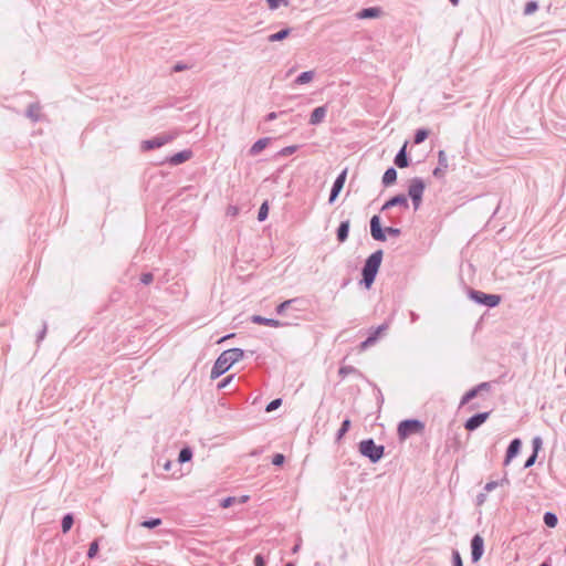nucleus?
Listing matches in <instances>:
<instances>
[{
	"instance_id": "obj_1",
	"label": "nucleus",
	"mask_w": 566,
	"mask_h": 566,
	"mask_svg": "<svg viewBox=\"0 0 566 566\" xmlns=\"http://www.w3.org/2000/svg\"><path fill=\"white\" fill-rule=\"evenodd\" d=\"M244 357V350L241 348H230L223 350L219 357L216 359L211 373L210 378L217 379L226 371H228L232 365L238 363Z\"/></svg>"
},
{
	"instance_id": "obj_2",
	"label": "nucleus",
	"mask_w": 566,
	"mask_h": 566,
	"mask_svg": "<svg viewBox=\"0 0 566 566\" xmlns=\"http://www.w3.org/2000/svg\"><path fill=\"white\" fill-rule=\"evenodd\" d=\"M382 256L384 252L379 249L373 252L365 260V263L361 268V280L359 281V284L363 285L366 290H369L374 284L382 262Z\"/></svg>"
},
{
	"instance_id": "obj_3",
	"label": "nucleus",
	"mask_w": 566,
	"mask_h": 566,
	"mask_svg": "<svg viewBox=\"0 0 566 566\" xmlns=\"http://www.w3.org/2000/svg\"><path fill=\"white\" fill-rule=\"evenodd\" d=\"M358 451L371 463H378L385 455V447L377 444L373 438L361 440L358 443Z\"/></svg>"
},
{
	"instance_id": "obj_4",
	"label": "nucleus",
	"mask_w": 566,
	"mask_h": 566,
	"mask_svg": "<svg viewBox=\"0 0 566 566\" xmlns=\"http://www.w3.org/2000/svg\"><path fill=\"white\" fill-rule=\"evenodd\" d=\"M370 234L375 241L385 242L387 240V234L391 237H399L401 234V230L395 227H386L382 228L381 219L378 214L371 217L370 221Z\"/></svg>"
},
{
	"instance_id": "obj_5",
	"label": "nucleus",
	"mask_w": 566,
	"mask_h": 566,
	"mask_svg": "<svg viewBox=\"0 0 566 566\" xmlns=\"http://www.w3.org/2000/svg\"><path fill=\"white\" fill-rule=\"evenodd\" d=\"M424 422L419 419H405L399 422L397 434L399 440H406L412 434H420L424 430Z\"/></svg>"
},
{
	"instance_id": "obj_6",
	"label": "nucleus",
	"mask_w": 566,
	"mask_h": 566,
	"mask_svg": "<svg viewBox=\"0 0 566 566\" xmlns=\"http://www.w3.org/2000/svg\"><path fill=\"white\" fill-rule=\"evenodd\" d=\"M426 184L422 178L413 177L409 181L408 196L411 199L415 211H417L422 202Z\"/></svg>"
},
{
	"instance_id": "obj_7",
	"label": "nucleus",
	"mask_w": 566,
	"mask_h": 566,
	"mask_svg": "<svg viewBox=\"0 0 566 566\" xmlns=\"http://www.w3.org/2000/svg\"><path fill=\"white\" fill-rule=\"evenodd\" d=\"M469 297L475 302L476 304L484 305L486 307L493 308L501 303V296L497 294H488L482 291L469 290Z\"/></svg>"
},
{
	"instance_id": "obj_8",
	"label": "nucleus",
	"mask_w": 566,
	"mask_h": 566,
	"mask_svg": "<svg viewBox=\"0 0 566 566\" xmlns=\"http://www.w3.org/2000/svg\"><path fill=\"white\" fill-rule=\"evenodd\" d=\"M176 135L172 134H161L157 135L150 139L144 140L142 143V149L144 151L153 150L155 148H159L175 139Z\"/></svg>"
},
{
	"instance_id": "obj_9",
	"label": "nucleus",
	"mask_w": 566,
	"mask_h": 566,
	"mask_svg": "<svg viewBox=\"0 0 566 566\" xmlns=\"http://www.w3.org/2000/svg\"><path fill=\"white\" fill-rule=\"evenodd\" d=\"M471 560L478 563L484 554V538L480 534H475L471 538Z\"/></svg>"
},
{
	"instance_id": "obj_10",
	"label": "nucleus",
	"mask_w": 566,
	"mask_h": 566,
	"mask_svg": "<svg viewBox=\"0 0 566 566\" xmlns=\"http://www.w3.org/2000/svg\"><path fill=\"white\" fill-rule=\"evenodd\" d=\"M346 177H347V168H345L336 177V179L333 182V186H332V189H331V192H329V198H328V203L329 205L334 203L335 200L337 199V197L339 196L340 191L344 188V185H345V181H346Z\"/></svg>"
},
{
	"instance_id": "obj_11",
	"label": "nucleus",
	"mask_w": 566,
	"mask_h": 566,
	"mask_svg": "<svg viewBox=\"0 0 566 566\" xmlns=\"http://www.w3.org/2000/svg\"><path fill=\"white\" fill-rule=\"evenodd\" d=\"M489 417H490L489 411L474 413L473 416H471L470 418L467 419V421L464 423V428L468 431H474L480 426H482L489 419Z\"/></svg>"
},
{
	"instance_id": "obj_12",
	"label": "nucleus",
	"mask_w": 566,
	"mask_h": 566,
	"mask_svg": "<svg viewBox=\"0 0 566 566\" xmlns=\"http://www.w3.org/2000/svg\"><path fill=\"white\" fill-rule=\"evenodd\" d=\"M394 207H400L403 209L409 208L408 197L403 193H398L389 198L381 207L380 211L389 210Z\"/></svg>"
},
{
	"instance_id": "obj_13",
	"label": "nucleus",
	"mask_w": 566,
	"mask_h": 566,
	"mask_svg": "<svg viewBox=\"0 0 566 566\" xmlns=\"http://www.w3.org/2000/svg\"><path fill=\"white\" fill-rule=\"evenodd\" d=\"M192 155L193 154L191 149H184L179 153L166 157L164 163L169 164L170 166H178L189 160Z\"/></svg>"
},
{
	"instance_id": "obj_14",
	"label": "nucleus",
	"mask_w": 566,
	"mask_h": 566,
	"mask_svg": "<svg viewBox=\"0 0 566 566\" xmlns=\"http://www.w3.org/2000/svg\"><path fill=\"white\" fill-rule=\"evenodd\" d=\"M521 448H522V441L520 438H514L507 449H506V453H505V458H504V462L503 464L504 465H507L510 464V462L520 453L521 451Z\"/></svg>"
},
{
	"instance_id": "obj_15",
	"label": "nucleus",
	"mask_w": 566,
	"mask_h": 566,
	"mask_svg": "<svg viewBox=\"0 0 566 566\" xmlns=\"http://www.w3.org/2000/svg\"><path fill=\"white\" fill-rule=\"evenodd\" d=\"M251 322L254 323V324L265 325V326L275 327V328L284 327V326H289L290 325L286 322H282V321H279V319H275V318H268V317H264V316H261V315H253L251 317Z\"/></svg>"
},
{
	"instance_id": "obj_16",
	"label": "nucleus",
	"mask_w": 566,
	"mask_h": 566,
	"mask_svg": "<svg viewBox=\"0 0 566 566\" xmlns=\"http://www.w3.org/2000/svg\"><path fill=\"white\" fill-rule=\"evenodd\" d=\"M42 106L39 102L31 103L28 105L25 109V117L29 118L32 123H38L43 119V115L41 113Z\"/></svg>"
},
{
	"instance_id": "obj_17",
	"label": "nucleus",
	"mask_w": 566,
	"mask_h": 566,
	"mask_svg": "<svg viewBox=\"0 0 566 566\" xmlns=\"http://www.w3.org/2000/svg\"><path fill=\"white\" fill-rule=\"evenodd\" d=\"M408 142H405L394 158V163L398 168H407L410 165V158L407 154Z\"/></svg>"
},
{
	"instance_id": "obj_18",
	"label": "nucleus",
	"mask_w": 566,
	"mask_h": 566,
	"mask_svg": "<svg viewBox=\"0 0 566 566\" xmlns=\"http://www.w3.org/2000/svg\"><path fill=\"white\" fill-rule=\"evenodd\" d=\"M448 168V158L444 150L438 151V167H436L432 171V175L436 178H442L444 176L446 169Z\"/></svg>"
},
{
	"instance_id": "obj_19",
	"label": "nucleus",
	"mask_w": 566,
	"mask_h": 566,
	"mask_svg": "<svg viewBox=\"0 0 566 566\" xmlns=\"http://www.w3.org/2000/svg\"><path fill=\"white\" fill-rule=\"evenodd\" d=\"M326 114H327V106L326 105L318 106V107L314 108L313 112L311 113L308 123L311 125H318L325 119Z\"/></svg>"
},
{
	"instance_id": "obj_20",
	"label": "nucleus",
	"mask_w": 566,
	"mask_h": 566,
	"mask_svg": "<svg viewBox=\"0 0 566 566\" xmlns=\"http://www.w3.org/2000/svg\"><path fill=\"white\" fill-rule=\"evenodd\" d=\"M381 13H382V10L379 7H368V8L361 9L357 13V18L358 19H375V18L380 17Z\"/></svg>"
},
{
	"instance_id": "obj_21",
	"label": "nucleus",
	"mask_w": 566,
	"mask_h": 566,
	"mask_svg": "<svg viewBox=\"0 0 566 566\" xmlns=\"http://www.w3.org/2000/svg\"><path fill=\"white\" fill-rule=\"evenodd\" d=\"M349 228H350V221L348 219L344 220L339 223V226L336 230V238H337L338 242L343 243L348 239Z\"/></svg>"
},
{
	"instance_id": "obj_22",
	"label": "nucleus",
	"mask_w": 566,
	"mask_h": 566,
	"mask_svg": "<svg viewBox=\"0 0 566 566\" xmlns=\"http://www.w3.org/2000/svg\"><path fill=\"white\" fill-rule=\"evenodd\" d=\"M397 180V170L394 167H389L386 169L385 174L382 175L381 182L384 187H389L394 185Z\"/></svg>"
},
{
	"instance_id": "obj_23",
	"label": "nucleus",
	"mask_w": 566,
	"mask_h": 566,
	"mask_svg": "<svg viewBox=\"0 0 566 566\" xmlns=\"http://www.w3.org/2000/svg\"><path fill=\"white\" fill-rule=\"evenodd\" d=\"M270 142V138L268 137H264V138H260L258 139L250 148L249 150V154L251 156H256L258 154H260L269 144Z\"/></svg>"
},
{
	"instance_id": "obj_24",
	"label": "nucleus",
	"mask_w": 566,
	"mask_h": 566,
	"mask_svg": "<svg viewBox=\"0 0 566 566\" xmlns=\"http://www.w3.org/2000/svg\"><path fill=\"white\" fill-rule=\"evenodd\" d=\"M292 32L291 28H284L280 30L279 32L272 33L269 35L268 41L269 42H279L286 39Z\"/></svg>"
},
{
	"instance_id": "obj_25",
	"label": "nucleus",
	"mask_w": 566,
	"mask_h": 566,
	"mask_svg": "<svg viewBox=\"0 0 566 566\" xmlns=\"http://www.w3.org/2000/svg\"><path fill=\"white\" fill-rule=\"evenodd\" d=\"M192 455H193L192 449L190 447L186 446V447L181 448V450L179 451L178 462L181 464L189 462V461H191Z\"/></svg>"
},
{
	"instance_id": "obj_26",
	"label": "nucleus",
	"mask_w": 566,
	"mask_h": 566,
	"mask_svg": "<svg viewBox=\"0 0 566 566\" xmlns=\"http://www.w3.org/2000/svg\"><path fill=\"white\" fill-rule=\"evenodd\" d=\"M314 75H315L314 71L302 72L300 75H297L294 83L296 85L307 84L314 78Z\"/></svg>"
},
{
	"instance_id": "obj_27",
	"label": "nucleus",
	"mask_w": 566,
	"mask_h": 566,
	"mask_svg": "<svg viewBox=\"0 0 566 566\" xmlns=\"http://www.w3.org/2000/svg\"><path fill=\"white\" fill-rule=\"evenodd\" d=\"M74 524V516L72 513H66L61 521L62 532L67 533Z\"/></svg>"
},
{
	"instance_id": "obj_28",
	"label": "nucleus",
	"mask_w": 566,
	"mask_h": 566,
	"mask_svg": "<svg viewBox=\"0 0 566 566\" xmlns=\"http://www.w3.org/2000/svg\"><path fill=\"white\" fill-rule=\"evenodd\" d=\"M350 424H352V421L349 418H346L343 420L340 428L338 429V431L336 433V442H339L344 438V436L350 429Z\"/></svg>"
},
{
	"instance_id": "obj_29",
	"label": "nucleus",
	"mask_w": 566,
	"mask_h": 566,
	"mask_svg": "<svg viewBox=\"0 0 566 566\" xmlns=\"http://www.w3.org/2000/svg\"><path fill=\"white\" fill-rule=\"evenodd\" d=\"M301 302V300L298 297H295V298H291V300H286L282 303H280L276 308H275V312L277 315H283L284 312L292 305V304H295V303H298Z\"/></svg>"
},
{
	"instance_id": "obj_30",
	"label": "nucleus",
	"mask_w": 566,
	"mask_h": 566,
	"mask_svg": "<svg viewBox=\"0 0 566 566\" xmlns=\"http://www.w3.org/2000/svg\"><path fill=\"white\" fill-rule=\"evenodd\" d=\"M338 374L342 378H345L348 375L361 376V373L356 367L350 365L342 366L338 370Z\"/></svg>"
},
{
	"instance_id": "obj_31",
	"label": "nucleus",
	"mask_w": 566,
	"mask_h": 566,
	"mask_svg": "<svg viewBox=\"0 0 566 566\" xmlns=\"http://www.w3.org/2000/svg\"><path fill=\"white\" fill-rule=\"evenodd\" d=\"M429 136V130L427 128H418L413 136V143L419 145L423 143Z\"/></svg>"
},
{
	"instance_id": "obj_32",
	"label": "nucleus",
	"mask_w": 566,
	"mask_h": 566,
	"mask_svg": "<svg viewBox=\"0 0 566 566\" xmlns=\"http://www.w3.org/2000/svg\"><path fill=\"white\" fill-rule=\"evenodd\" d=\"M543 521L547 527H555L558 523V517L553 512H546L544 514Z\"/></svg>"
},
{
	"instance_id": "obj_33",
	"label": "nucleus",
	"mask_w": 566,
	"mask_h": 566,
	"mask_svg": "<svg viewBox=\"0 0 566 566\" xmlns=\"http://www.w3.org/2000/svg\"><path fill=\"white\" fill-rule=\"evenodd\" d=\"M161 523H163L161 518H159V517H151V518L143 521L140 523V525L143 527L153 530V528H156L157 526L161 525Z\"/></svg>"
},
{
	"instance_id": "obj_34",
	"label": "nucleus",
	"mask_w": 566,
	"mask_h": 566,
	"mask_svg": "<svg viewBox=\"0 0 566 566\" xmlns=\"http://www.w3.org/2000/svg\"><path fill=\"white\" fill-rule=\"evenodd\" d=\"M538 10V3L537 1L535 0H531L528 2H526L525 7H524V11L523 13L525 15H531L533 14L534 12H536Z\"/></svg>"
},
{
	"instance_id": "obj_35",
	"label": "nucleus",
	"mask_w": 566,
	"mask_h": 566,
	"mask_svg": "<svg viewBox=\"0 0 566 566\" xmlns=\"http://www.w3.org/2000/svg\"><path fill=\"white\" fill-rule=\"evenodd\" d=\"M269 216V203L268 201H264L260 208H259V211H258V220L260 222L264 221Z\"/></svg>"
},
{
	"instance_id": "obj_36",
	"label": "nucleus",
	"mask_w": 566,
	"mask_h": 566,
	"mask_svg": "<svg viewBox=\"0 0 566 566\" xmlns=\"http://www.w3.org/2000/svg\"><path fill=\"white\" fill-rule=\"evenodd\" d=\"M98 549H99V543H98V539H94L91 544H90V547H88V551H87V558L90 559H93L96 557L97 553H98Z\"/></svg>"
},
{
	"instance_id": "obj_37",
	"label": "nucleus",
	"mask_w": 566,
	"mask_h": 566,
	"mask_svg": "<svg viewBox=\"0 0 566 566\" xmlns=\"http://www.w3.org/2000/svg\"><path fill=\"white\" fill-rule=\"evenodd\" d=\"M281 405H282V398H275L266 405L265 411L272 412V411L276 410L279 407H281Z\"/></svg>"
},
{
	"instance_id": "obj_38",
	"label": "nucleus",
	"mask_w": 566,
	"mask_h": 566,
	"mask_svg": "<svg viewBox=\"0 0 566 566\" xmlns=\"http://www.w3.org/2000/svg\"><path fill=\"white\" fill-rule=\"evenodd\" d=\"M297 149H298L297 145L287 146V147L282 148L279 151V155L283 156V157H286V156H290V155L294 154Z\"/></svg>"
},
{
	"instance_id": "obj_39",
	"label": "nucleus",
	"mask_w": 566,
	"mask_h": 566,
	"mask_svg": "<svg viewBox=\"0 0 566 566\" xmlns=\"http://www.w3.org/2000/svg\"><path fill=\"white\" fill-rule=\"evenodd\" d=\"M542 446H543L542 438L538 436L534 437L532 440V447H533L532 453L538 454V451L541 450Z\"/></svg>"
},
{
	"instance_id": "obj_40",
	"label": "nucleus",
	"mask_w": 566,
	"mask_h": 566,
	"mask_svg": "<svg viewBox=\"0 0 566 566\" xmlns=\"http://www.w3.org/2000/svg\"><path fill=\"white\" fill-rule=\"evenodd\" d=\"M266 2L271 10H276L281 4L289 6L287 0H266Z\"/></svg>"
},
{
	"instance_id": "obj_41",
	"label": "nucleus",
	"mask_w": 566,
	"mask_h": 566,
	"mask_svg": "<svg viewBox=\"0 0 566 566\" xmlns=\"http://www.w3.org/2000/svg\"><path fill=\"white\" fill-rule=\"evenodd\" d=\"M452 566H463L462 557L459 551H452Z\"/></svg>"
},
{
	"instance_id": "obj_42",
	"label": "nucleus",
	"mask_w": 566,
	"mask_h": 566,
	"mask_svg": "<svg viewBox=\"0 0 566 566\" xmlns=\"http://www.w3.org/2000/svg\"><path fill=\"white\" fill-rule=\"evenodd\" d=\"M376 343V337L368 335V337L360 343L359 347L361 350L367 349L369 346L374 345Z\"/></svg>"
},
{
	"instance_id": "obj_43",
	"label": "nucleus",
	"mask_w": 566,
	"mask_h": 566,
	"mask_svg": "<svg viewBox=\"0 0 566 566\" xmlns=\"http://www.w3.org/2000/svg\"><path fill=\"white\" fill-rule=\"evenodd\" d=\"M48 332V324L46 322H43L41 331L38 333L36 336V345L39 346L40 343L45 338Z\"/></svg>"
},
{
	"instance_id": "obj_44",
	"label": "nucleus",
	"mask_w": 566,
	"mask_h": 566,
	"mask_svg": "<svg viewBox=\"0 0 566 566\" xmlns=\"http://www.w3.org/2000/svg\"><path fill=\"white\" fill-rule=\"evenodd\" d=\"M285 462V457L282 453H275L272 458V464L275 467H280Z\"/></svg>"
},
{
	"instance_id": "obj_45",
	"label": "nucleus",
	"mask_w": 566,
	"mask_h": 566,
	"mask_svg": "<svg viewBox=\"0 0 566 566\" xmlns=\"http://www.w3.org/2000/svg\"><path fill=\"white\" fill-rule=\"evenodd\" d=\"M234 377H235L234 375L227 376L226 378H223L221 381L218 382L217 388L218 389L226 388L228 385L231 384V381L234 379Z\"/></svg>"
},
{
	"instance_id": "obj_46",
	"label": "nucleus",
	"mask_w": 566,
	"mask_h": 566,
	"mask_svg": "<svg viewBox=\"0 0 566 566\" xmlns=\"http://www.w3.org/2000/svg\"><path fill=\"white\" fill-rule=\"evenodd\" d=\"M388 328V325L385 323V324H381L379 325L378 327H376L375 329H373L369 335L370 336H375L376 337V340L378 339L379 335L386 331Z\"/></svg>"
},
{
	"instance_id": "obj_47",
	"label": "nucleus",
	"mask_w": 566,
	"mask_h": 566,
	"mask_svg": "<svg viewBox=\"0 0 566 566\" xmlns=\"http://www.w3.org/2000/svg\"><path fill=\"white\" fill-rule=\"evenodd\" d=\"M154 281V275L150 272L143 273L140 275V282L145 285L150 284Z\"/></svg>"
},
{
	"instance_id": "obj_48",
	"label": "nucleus",
	"mask_w": 566,
	"mask_h": 566,
	"mask_svg": "<svg viewBox=\"0 0 566 566\" xmlns=\"http://www.w3.org/2000/svg\"><path fill=\"white\" fill-rule=\"evenodd\" d=\"M502 485V482H497V481H490L488 482L485 485H484V492L488 493V492H491L493 490H495L497 486Z\"/></svg>"
},
{
	"instance_id": "obj_49",
	"label": "nucleus",
	"mask_w": 566,
	"mask_h": 566,
	"mask_svg": "<svg viewBox=\"0 0 566 566\" xmlns=\"http://www.w3.org/2000/svg\"><path fill=\"white\" fill-rule=\"evenodd\" d=\"M235 502V497L233 496H227L220 502V506L223 509H228L232 506V504Z\"/></svg>"
},
{
	"instance_id": "obj_50",
	"label": "nucleus",
	"mask_w": 566,
	"mask_h": 566,
	"mask_svg": "<svg viewBox=\"0 0 566 566\" xmlns=\"http://www.w3.org/2000/svg\"><path fill=\"white\" fill-rule=\"evenodd\" d=\"M254 566H266V562H265V558L262 554H256L254 556Z\"/></svg>"
},
{
	"instance_id": "obj_51",
	"label": "nucleus",
	"mask_w": 566,
	"mask_h": 566,
	"mask_svg": "<svg viewBox=\"0 0 566 566\" xmlns=\"http://www.w3.org/2000/svg\"><path fill=\"white\" fill-rule=\"evenodd\" d=\"M536 459H537V454L532 453V454L526 459V461H525V463H524V468H525V469H528V468L533 467V465H534V463L536 462Z\"/></svg>"
},
{
	"instance_id": "obj_52",
	"label": "nucleus",
	"mask_w": 566,
	"mask_h": 566,
	"mask_svg": "<svg viewBox=\"0 0 566 566\" xmlns=\"http://www.w3.org/2000/svg\"><path fill=\"white\" fill-rule=\"evenodd\" d=\"M190 66L188 64H185L182 62H178L172 66V72H182L188 70Z\"/></svg>"
},
{
	"instance_id": "obj_53",
	"label": "nucleus",
	"mask_w": 566,
	"mask_h": 566,
	"mask_svg": "<svg viewBox=\"0 0 566 566\" xmlns=\"http://www.w3.org/2000/svg\"><path fill=\"white\" fill-rule=\"evenodd\" d=\"M286 112L283 111V112H280V113H276V112H271L269 113L266 116H265V120L266 122H272L274 119H276L279 117V115H283L285 114Z\"/></svg>"
},
{
	"instance_id": "obj_54",
	"label": "nucleus",
	"mask_w": 566,
	"mask_h": 566,
	"mask_svg": "<svg viewBox=\"0 0 566 566\" xmlns=\"http://www.w3.org/2000/svg\"><path fill=\"white\" fill-rule=\"evenodd\" d=\"M475 387L478 388L479 392L489 391L491 389V382L484 381V382L476 385Z\"/></svg>"
},
{
	"instance_id": "obj_55",
	"label": "nucleus",
	"mask_w": 566,
	"mask_h": 566,
	"mask_svg": "<svg viewBox=\"0 0 566 566\" xmlns=\"http://www.w3.org/2000/svg\"><path fill=\"white\" fill-rule=\"evenodd\" d=\"M485 501H486V493L485 492L480 493V494L476 495L475 503H476L478 506H481Z\"/></svg>"
},
{
	"instance_id": "obj_56",
	"label": "nucleus",
	"mask_w": 566,
	"mask_h": 566,
	"mask_svg": "<svg viewBox=\"0 0 566 566\" xmlns=\"http://www.w3.org/2000/svg\"><path fill=\"white\" fill-rule=\"evenodd\" d=\"M471 400H472V399H471L470 395H468V394L465 392V394L462 396V398H461L460 407H462V406H464V405L469 403Z\"/></svg>"
},
{
	"instance_id": "obj_57",
	"label": "nucleus",
	"mask_w": 566,
	"mask_h": 566,
	"mask_svg": "<svg viewBox=\"0 0 566 566\" xmlns=\"http://www.w3.org/2000/svg\"><path fill=\"white\" fill-rule=\"evenodd\" d=\"M471 400H472V399H471L470 395H468V394L465 392V394L462 396V398H461L460 407H462V406H464V405L469 403Z\"/></svg>"
},
{
	"instance_id": "obj_58",
	"label": "nucleus",
	"mask_w": 566,
	"mask_h": 566,
	"mask_svg": "<svg viewBox=\"0 0 566 566\" xmlns=\"http://www.w3.org/2000/svg\"><path fill=\"white\" fill-rule=\"evenodd\" d=\"M467 394L470 395L471 399H474L480 392L476 387H473Z\"/></svg>"
},
{
	"instance_id": "obj_59",
	"label": "nucleus",
	"mask_w": 566,
	"mask_h": 566,
	"mask_svg": "<svg viewBox=\"0 0 566 566\" xmlns=\"http://www.w3.org/2000/svg\"><path fill=\"white\" fill-rule=\"evenodd\" d=\"M234 335H235L234 333L228 334V335H226V336L221 337L217 343H218V344L223 343V342H226L227 339H230V338L234 337Z\"/></svg>"
},
{
	"instance_id": "obj_60",
	"label": "nucleus",
	"mask_w": 566,
	"mask_h": 566,
	"mask_svg": "<svg viewBox=\"0 0 566 566\" xmlns=\"http://www.w3.org/2000/svg\"><path fill=\"white\" fill-rule=\"evenodd\" d=\"M171 467H172V462H171L170 460H167V461L163 464V469H164L165 471H170Z\"/></svg>"
},
{
	"instance_id": "obj_61",
	"label": "nucleus",
	"mask_w": 566,
	"mask_h": 566,
	"mask_svg": "<svg viewBox=\"0 0 566 566\" xmlns=\"http://www.w3.org/2000/svg\"><path fill=\"white\" fill-rule=\"evenodd\" d=\"M300 548H301V543L298 542V543H296V544L293 546V548H292V553H293V554L297 553V552L300 551Z\"/></svg>"
},
{
	"instance_id": "obj_62",
	"label": "nucleus",
	"mask_w": 566,
	"mask_h": 566,
	"mask_svg": "<svg viewBox=\"0 0 566 566\" xmlns=\"http://www.w3.org/2000/svg\"><path fill=\"white\" fill-rule=\"evenodd\" d=\"M238 212V209L235 207H230L229 208V213L232 214V216H235Z\"/></svg>"
},
{
	"instance_id": "obj_63",
	"label": "nucleus",
	"mask_w": 566,
	"mask_h": 566,
	"mask_svg": "<svg viewBox=\"0 0 566 566\" xmlns=\"http://www.w3.org/2000/svg\"><path fill=\"white\" fill-rule=\"evenodd\" d=\"M499 482H502V485H503V484H509V483H510V481H509V479H507L506 474H505V475L503 476V479H501Z\"/></svg>"
},
{
	"instance_id": "obj_64",
	"label": "nucleus",
	"mask_w": 566,
	"mask_h": 566,
	"mask_svg": "<svg viewBox=\"0 0 566 566\" xmlns=\"http://www.w3.org/2000/svg\"><path fill=\"white\" fill-rule=\"evenodd\" d=\"M538 566H551V563L548 560L543 562Z\"/></svg>"
}]
</instances>
